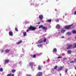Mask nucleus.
Returning a JSON list of instances; mask_svg holds the SVG:
<instances>
[{"label": "nucleus", "instance_id": "28", "mask_svg": "<svg viewBox=\"0 0 76 76\" xmlns=\"http://www.w3.org/2000/svg\"><path fill=\"white\" fill-rule=\"evenodd\" d=\"M12 73H15L16 72V70L15 69H12Z\"/></svg>", "mask_w": 76, "mask_h": 76}, {"label": "nucleus", "instance_id": "35", "mask_svg": "<svg viewBox=\"0 0 76 76\" xmlns=\"http://www.w3.org/2000/svg\"><path fill=\"white\" fill-rule=\"evenodd\" d=\"M12 76V75L11 74H10L7 75V76Z\"/></svg>", "mask_w": 76, "mask_h": 76}, {"label": "nucleus", "instance_id": "55", "mask_svg": "<svg viewBox=\"0 0 76 76\" xmlns=\"http://www.w3.org/2000/svg\"><path fill=\"white\" fill-rule=\"evenodd\" d=\"M1 66H0V67Z\"/></svg>", "mask_w": 76, "mask_h": 76}, {"label": "nucleus", "instance_id": "38", "mask_svg": "<svg viewBox=\"0 0 76 76\" xmlns=\"http://www.w3.org/2000/svg\"><path fill=\"white\" fill-rule=\"evenodd\" d=\"M65 72V73H67V69H66Z\"/></svg>", "mask_w": 76, "mask_h": 76}, {"label": "nucleus", "instance_id": "18", "mask_svg": "<svg viewBox=\"0 0 76 76\" xmlns=\"http://www.w3.org/2000/svg\"><path fill=\"white\" fill-rule=\"evenodd\" d=\"M9 61L8 60H6L5 61V63L7 64L9 63Z\"/></svg>", "mask_w": 76, "mask_h": 76}, {"label": "nucleus", "instance_id": "42", "mask_svg": "<svg viewBox=\"0 0 76 76\" xmlns=\"http://www.w3.org/2000/svg\"><path fill=\"white\" fill-rule=\"evenodd\" d=\"M64 38V36H62L61 37V38Z\"/></svg>", "mask_w": 76, "mask_h": 76}, {"label": "nucleus", "instance_id": "15", "mask_svg": "<svg viewBox=\"0 0 76 76\" xmlns=\"http://www.w3.org/2000/svg\"><path fill=\"white\" fill-rule=\"evenodd\" d=\"M42 53H37L36 54L37 56H39L41 55H42Z\"/></svg>", "mask_w": 76, "mask_h": 76}, {"label": "nucleus", "instance_id": "43", "mask_svg": "<svg viewBox=\"0 0 76 76\" xmlns=\"http://www.w3.org/2000/svg\"><path fill=\"white\" fill-rule=\"evenodd\" d=\"M74 61L75 62H76V58L74 59Z\"/></svg>", "mask_w": 76, "mask_h": 76}, {"label": "nucleus", "instance_id": "1", "mask_svg": "<svg viewBox=\"0 0 76 76\" xmlns=\"http://www.w3.org/2000/svg\"><path fill=\"white\" fill-rule=\"evenodd\" d=\"M37 29L36 27H34V26H31L29 28H28V29L27 30V32H29V30H32V31H35V29Z\"/></svg>", "mask_w": 76, "mask_h": 76}, {"label": "nucleus", "instance_id": "3", "mask_svg": "<svg viewBox=\"0 0 76 76\" xmlns=\"http://www.w3.org/2000/svg\"><path fill=\"white\" fill-rule=\"evenodd\" d=\"M73 24H72V25L69 26H67L65 27V28L66 29H70L71 28V26L73 25Z\"/></svg>", "mask_w": 76, "mask_h": 76}, {"label": "nucleus", "instance_id": "24", "mask_svg": "<svg viewBox=\"0 0 76 76\" xmlns=\"http://www.w3.org/2000/svg\"><path fill=\"white\" fill-rule=\"evenodd\" d=\"M5 51L7 53H9V51H10V50L8 49H7L5 50Z\"/></svg>", "mask_w": 76, "mask_h": 76}, {"label": "nucleus", "instance_id": "23", "mask_svg": "<svg viewBox=\"0 0 76 76\" xmlns=\"http://www.w3.org/2000/svg\"><path fill=\"white\" fill-rule=\"evenodd\" d=\"M73 48H76V43H74L73 45Z\"/></svg>", "mask_w": 76, "mask_h": 76}, {"label": "nucleus", "instance_id": "40", "mask_svg": "<svg viewBox=\"0 0 76 76\" xmlns=\"http://www.w3.org/2000/svg\"><path fill=\"white\" fill-rule=\"evenodd\" d=\"M74 15H76V11H75L74 12Z\"/></svg>", "mask_w": 76, "mask_h": 76}, {"label": "nucleus", "instance_id": "22", "mask_svg": "<svg viewBox=\"0 0 76 76\" xmlns=\"http://www.w3.org/2000/svg\"><path fill=\"white\" fill-rule=\"evenodd\" d=\"M66 34L67 35H71V33L70 32H68L66 33Z\"/></svg>", "mask_w": 76, "mask_h": 76}, {"label": "nucleus", "instance_id": "6", "mask_svg": "<svg viewBox=\"0 0 76 76\" xmlns=\"http://www.w3.org/2000/svg\"><path fill=\"white\" fill-rule=\"evenodd\" d=\"M60 34H61V33H60V32H56L55 34H54V35H53V36L54 37V36H56V35H60Z\"/></svg>", "mask_w": 76, "mask_h": 76}, {"label": "nucleus", "instance_id": "21", "mask_svg": "<svg viewBox=\"0 0 76 76\" xmlns=\"http://www.w3.org/2000/svg\"><path fill=\"white\" fill-rule=\"evenodd\" d=\"M53 51L54 53H55V52H57V49L55 48L53 50Z\"/></svg>", "mask_w": 76, "mask_h": 76}, {"label": "nucleus", "instance_id": "2", "mask_svg": "<svg viewBox=\"0 0 76 76\" xmlns=\"http://www.w3.org/2000/svg\"><path fill=\"white\" fill-rule=\"evenodd\" d=\"M39 28L40 29V28H42L43 29H44V30H47V27H45L43 26L42 25H41L39 27Z\"/></svg>", "mask_w": 76, "mask_h": 76}, {"label": "nucleus", "instance_id": "31", "mask_svg": "<svg viewBox=\"0 0 76 76\" xmlns=\"http://www.w3.org/2000/svg\"><path fill=\"white\" fill-rule=\"evenodd\" d=\"M72 32L73 34H76V31L75 30H73Z\"/></svg>", "mask_w": 76, "mask_h": 76}, {"label": "nucleus", "instance_id": "19", "mask_svg": "<svg viewBox=\"0 0 76 76\" xmlns=\"http://www.w3.org/2000/svg\"><path fill=\"white\" fill-rule=\"evenodd\" d=\"M23 36L24 37L25 36H26L27 35V34H26V32H24L23 33Z\"/></svg>", "mask_w": 76, "mask_h": 76}, {"label": "nucleus", "instance_id": "53", "mask_svg": "<svg viewBox=\"0 0 76 76\" xmlns=\"http://www.w3.org/2000/svg\"><path fill=\"white\" fill-rule=\"evenodd\" d=\"M18 76H19V75H18Z\"/></svg>", "mask_w": 76, "mask_h": 76}, {"label": "nucleus", "instance_id": "26", "mask_svg": "<svg viewBox=\"0 0 76 76\" xmlns=\"http://www.w3.org/2000/svg\"><path fill=\"white\" fill-rule=\"evenodd\" d=\"M3 71V69L2 68H1L0 69V72H2Z\"/></svg>", "mask_w": 76, "mask_h": 76}, {"label": "nucleus", "instance_id": "17", "mask_svg": "<svg viewBox=\"0 0 76 76\" xmlns=\"http://www.w3.org/2000/svg\"><path fill=\"white\" fill-rule=\"evenodd\" d=\"M22 42V40H20V41L17 43V44H20Z\"/></svg>", "mask_w": 76, "mask_h": 76}, {"label": "nucleus", "instance_id": "33", "mask_svg": "<svg viewBox=\"0 0 76 76\" xmlns=\"http://www.w3.org/2000/svg\"><path fill=\"white\" fill-rule=\"evenodd\" d=\"M15 29L16 31H18V28H15Z\"/></svg>", "mask_w": 76, "mask_h": 76}, {"label": "nucleus", "instance_id": "25", "mask_svg": "<svg viewBox=\"0 0 76 76\" xmlns=\"http://www.w3.org/2000/svg\"><path fill=\"white\" fill-rule=\"evenodd\" d=\"M36 56H37L36 55H34L32 57V58H36Z\"/></svg>", "mask_w": 76, "mask_h": 76}, {"label": "nucleus", "instance_id": "52", "mask_svg": "<svg viewBox=\"0 0 76 76\" xmlns=\"http://www.w3.org/2000/svg\"><path fill=\"white\" fill-rule=\"evenodd\" d=\"M34 66H35V65H34Z\"/></svg>", "mask_w": 76, "mask_h": 76}, {"label": "nucleus", "instance_id": "36", "mask_svg": "<svg viewBox=\"0 0 76 76\" xmlns=\"http://www.w3.org/2000/svg\"><path fill=\"white\" fill-rule=\"evenodd\" d=\"M70 63H74V61L73 60H72L70 62Z\"/></svg>", "mask_w": 76, "mask_h": 76}, {"label": "nucleus", "instance_id": "37", "mask_svg": "<svg viewBox=\"0 0 76 76\" xmlns=\"http://www.w3.org/2000/svg\"><path fill=\"white\" fill-rule=\"evenodd\" d=\"M61 56H58V58H61Z\"/></svg>", "mask_w": 76, "mask_h": 76}, {"label": "nucleus", "instance_id": "13", "mask_svg": "<svg viewBox=\"0 0 76 76\" xmlns=\"http://www.w3.org/2000/svg\"><path fill=\"white\" fill-rule=\"evenodd\" d=\"M39 44L40 43L38 44L37 45V46H38V47H42V45Z\"/></svg>", "mask_w": 76, "mask_h": 76}, {"label": "nucleus", "instance_id": "32", "mask_svg": "<svg viewBox=\"0 0 76 76\" xmlns=\"http://www.w3.org/2000/svg\"><path fill=\"white\" fill-rule=\"evenodd\" d=\"M19 64H22V61H20L19 62Z\"/></svg>", "mask_w": 76, "mask_h": 76}, {"label": "nucleus", "instance_id": "7", "mask_svg": "<svg viewBox=\"0 0 76 76\" xmlns=\"http://www.w3.org/2000/svg\"><path fill=\"white\" fill-rule=\"evenodd\" d=\"M34 62H33L32 61V62H30L29 63V66H33V65L34 64Z\"/></svg>", "mask_w": 76, "mask_h": 76}, {"label": "nucleus", "instance_id": "8", "mask_svg": "<svg viewBox=\"0 0 76 76\" xmlns=\"http://www.w3.org/2000/svg\"><path fill=\"white\" fill-rule=\"evenodd\" d=\"M64 67V66H61L60 68H58V71H61L63 69V68Z\"/></svg>", "mask_w": 76, "mask_h": 76}, {"label": "nucleus", "instance_id": "20", "mask_svg": "<svg viewBox=\"0 0 76 76\" xmlns=\"http://www.w3.org/2000/svg\"><path fill=\"white\" fill-rule=\"evenodd\" d=\"M67 53L68 54H70L72 53V51L71 50H69L67 52Z\"/></svg>", "mask_w": 76, "mask_h": 76}, {"label": "nucleus", "instance_id": "27", "mask_svg": "<svg viewBox=\"0 0 76 76\" xmlns=\"http://www.w3.org/2000/svg\"><path fill=\"white\" fill-rule=\"evenodd\" d=\"M58 67V66H55V67L54 68V69H55V70H56V69H57Z\"/></svg>", "mask_w": 76, "mask_h": 76}, {"label": "nucleus", "instance_id": "11", "mask_svg": "<svg viewBox=\"0 0 76 76\" xmlns=\"http://www.w3.org/2000/svg\"><path fill=\"white\" fill-rule=\"evenodd\" d=\"M43 42V41L42 40V39H40L38 41V42L37 43V44H42Z\"/></svg>", "mask_w": 76, "mask_h": 76}, {"label": "nucleus", "instance_id": "39", "mask_svg": "<svg viewBox=\"0 0 76 76\" xmlns=\"http://www.w3.org/2000/svg\"><path fill=\"white\" fill-rule=\"evenodd\" d=\"M4 52V50H1V53H3Z\"/></svg>", "mask_w": 76, "mask_h": 76}, {"label": "nucleus", "instance_id": "5", "mask_svg": "<svg viewBox=\"0 0 76 76\" xmlns=\"http://www.w3.org/2000/svg\"><path fill=\"white\" fill-rule=\"evenodd\" d=\"M42 75V72H39L37 73V76H41Z\"/></svg>", "mask_w": 76, "mask_h": 76}, {"label": "nucleus", "instance_id": "54", "mask_svg": "<svg viewBox=\"0 0 76 76\" xmlns=\"http://www.w3.org/2000/svg\"><path fill=\"white\" fill-rule=\"evenodd\" d=\"M12 57H13V56H12Z\"/></svg>", "mask_w": 76, "mask_h": 76}, {"label": "nucleus", "instance_id": "45", "mask_svg": "<svg viewBox=\"0 0 76 76\" xmlns=\"http://www.w3.org/2000/svg\"><path fill=\"white\" fill-rule=\"evenodd\" d=\"M37 24H38V25H39V24H40V22L38 23Z\"/></svg>", "mask_w": 76, "mask_h": 76}, {"label": "nucleus", "instance_id": "46", "mask_svg": "<svg viewBox=\"0 0 76 76\" xmlns=\"http://www.w3.org/2000/svg\"><path fill=\"white\" fill-rule=\"evenodd\" d=\"M14 76V74H12V75L11 76Z\"/></svg>", "mask_w": 76, "mask_h": 76}, {"label": "nucleus", "instance_id": "41", "mask_svg": "<svg viewBox=\"0 0 76 76\" xmlns=\"http://www.w3.org/2000/svg\"><path fill=\"white\" fill-rule=\"evenodd\" d=\"M63 60H67V58H65L63 59Z\"/></svg>", "mask_w": 76, "mask_h": 76}, {"label": "nucleus", "instance_id": "49", "mask_svg": "<svg viewBox=\"0 0 76 76\" xmlns=\"http://www.w3.org/2000/svg\"><path fill=\"white\" fill-rule=\"evenodd\" d=\"M32 4L33 5H34V4L33 3V4Z\"/></svg>", "mask_w": 76, "mask_h": 76}, {"label": "nucleus", "instance_id": "10", "mask_svg": "<svg viewBox=\"0 0 76 76\" xmlns=\"http://www.w3.org/2000/svg\"><path fill=\"white\" fill-rule=\"evenodd\" d=\"M9 34L10 36H13V32L12 31H10L9 32Z\"/></svg>", "mask_w": 76, "mask_h": 76}, {"label": "nucleus", "instance_id": "47", "mask_svg": "<svg viewBox=\"0 0 76 76\" xmlns=\"http://www.w3.org/2000/svg\"><path fill=\"white\" fill-rule=\"evenodd\" d=\"M65 16L67 15V14H65Z\"/></svg>", "mask_w": 76, "mask_h": 76}, {"label": "nucleus", "instance_id": "51", "mask_svg": "<svg viewBox=\"0 0 76 76\" xmlns=\"http://www.w3.org/2000/svg\"><path fill=\"white\" fill-rule=\"evenodd\" d=\"M20 66H21V65H20Z\"/></svg>", "mask_w": 76, "mask_h": 76}, {"label": "nucleus", "instance_id": "30", "mask_svg": "<svg viewBox=\"0 0 76 76\" xmlns=\"http://www.w3.org/2000/svg\"><path fill=\"white\" fill-rule=\"evenodd\" d=\"M38 70H40L41 69V66H39L38 68Z\"/></svg>", "mask_w": 76, "mask_h": 76}, {"label": "nucleus", "instance_id": "4", "mask_svg": "<svg viewBox=\"0 0 76 76\" xmlns=\"http://www.w3.org/2000/svg\"><path fill=\"white\" fill-rule=\"evenodd\" d=\"M43 42H46V43L47 44L49 43V41H48V40H47L46 38L44 39L43 40Z\"/></svg>", "mask_w": 76, "mask_h": 76}, {"label": "nucleus", "instance_id": "29", "mask_svg": "<svg viewBox=\"0 0 76 76\" xmlns=\"http://www.w3.org/2000/svg\"><path fill=\"white\" fill-rule=\"evenodd\" d=\"M47 22H51V20H47Z\"/></svg>", "mask_w": 76, "mask_h": 76}, {"label": "nucleus", "instance_id": "44", "mask_svg": "<svg viewBox=\"0 0 76 76\" xmlns=\"http://www.w3.org/2000/svg\"><path fill=\"white\" fill-rule=\"evenodd\" d=\"M68 39V40H70L71 39H70V38H69Z\"/></svg>", "mask_w": 76, "mask_h": 76}, {"label": "nucleus", "instance_id": "16", "mask_svg": "<svg viewBox=\"0 0 76 76\" xmlns=\"http://www.w3.org/2000/svg\"><path fill=\"white\" fill-rule=\"evenodd\" d=\"M66 32V30L65 29H62L61 30V33H64Z\"/></svg>", "mask_w": 76, "mask_h": 76}, {"label": "nucleus", "instance_id": "12", "mask_svg": "<svg viewBox=\"0 0 76 76\" xmlns=\"http://www.w3.org/2000/svg\"><path fill=\"white\" fill-rule=\"evenodd\" d=\"M56 28H57V29H60V26L59 24L57 25Z\"/></svg>", "mask_w": 76, "mask_h": 76}, {"label": "nucleus", "instance_id": "50", "mask_svg": "<svg viewBox=\"0 0 76 76\" xmlns=\"http://www.w3.org/2000/svg\"><path fill=\"white\" fill-rule=\"evenodd\" d=\"M53 60V61H55V60Z\"/></svg>", "mask_w": 76, "mask_h": 76}, {"label": "nucleus", "instance_id": "9", "mask_svg": "<svg viewBox=\"0 0 76 76\" xmlns=\"http://www.w3.org/2000/svg\"><path fill=\"white\" fill-rule=\"evenodd\" d=\"M39 18L40 19V20H42V19H43V15H39Z\"/></svg>", "mask_w": 76, "mask_h": 76}, {"label": "nucleus", "instance_id": "48", "mask_svg": "<svg viewBox=\"0 0 76 76\" xmlns=\"http://www.w3.org/2000/svg\"><path fill=\"white\" fill-rule=\"evenodd\" d=\"M60 76H61V74H60Z\"/></svg>", "mask_w": 76, "mask_h": 76}, {"label": "nucleus", "instance_id": "34", "mask_svg": "<svg viewBox=\"0 0 76 76\" xmlns=\"http://www.w3.org/2000/svg\"><path fill=\"white\" fill-rule=\"evenodd\" d=\"M56 22H59V20L58 19H57L56 20Z\"/></svg>", "mask_w": 76, "mask_h": 76}, {"label": "nucleus", "instance_id": "14", "mask_svg": "<svg viewBox=\"0 0 76 76\" xmlns=\"http://www.w3.org/2000/svg\"><path fill=\"white\" fill-rule=\"evenodd\" d=\"M72 45H69V47L67 48V49H70V48H72Z\"/></svg>", "mask_w": 76, "mask_h": 76}]
</instances>
